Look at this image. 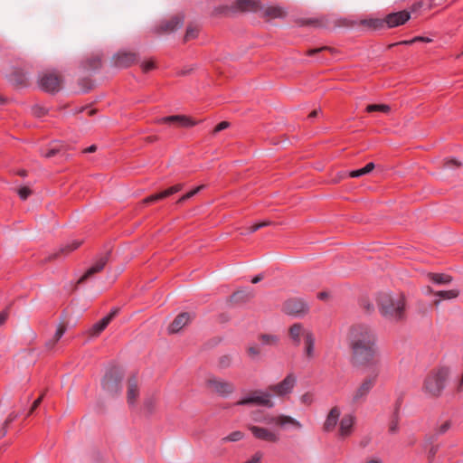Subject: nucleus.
I'll list each match as a JSON object with an SVG mask.
<instances>
[{"instance_id":"nucleus-3","label":"nucleus","mask_w":463,"mask_h":463,"mask_svg":"<svg viewBox=\"0 0 463 463\" xmlns=\"http://www.w3.org/2000/svg\"><path fill=\"white\" fill-rule=\"evenodd\" d=\"M346 339L350 348L377 343L375 331L364 323L350 326L347 329Z\"/></svg>"},{"instance_id":"nucleus-49","label":"nucleus","mask_w":463,"mask_h":463,"mask_svg":"<svg viewBox=\"0 0 463 463\" xmlns=\"http://www.w3.org/2000/svg\"><path fill=\"white\" fill-rule=\"evenodd\" d=\"M270 224H271V222L269 221H264V222H258L249 228V232H255L259 229L269 226Z\"/></svg>"},{"instance_id":"nucleus-11","label":"nucleus","mask_w":463,"mask_h":463,"mask_svg":"<svg viewBox=\"0 0 463 463\" xmlns=\"http://www.w3.org/2000/svg\"><path fill=\"white\" fill-rule=\"evenodd\" d=\"M137 61V53L128 51H118L115 53L110 63L113 67L124 69L131 66Z\"/></svg>"},{"instance_id":"nucleus-52","label":"nucleus","mask_w":463,"mask_h":463,"mask_svg":"<svg viewBox=\"0 0 463 463\" xmlns=\"http://www.w3.org/2000/svg\"><path fill=\"white\" fill-rule=\"evenodd\" d=\"M417 41L430 42V39L423 38V37H415L414 39L410 40V41H402V42H400L398 43H394V45H396V44H405V45H408V44H411L412 43H415ZM392 46H393V44H391L389 47H392Z\"/></svg>"},{"instance_id":"nucleus-60","label":"nucleus","mask_w":463,"mask_h":463,"mask_svg":"<svg viewBox=\"0 0 463 463\" xmlns=\"http://www.w3.org/2000/svg\"><path fill=\"white\" fill-rule=\"evenodd\" d=\"M43 395L44 393H43L37 400H35L29 411V414L33 413V411L41 404L42 401H43Z\"/></svg>"},{"instance_id":"nucleus-42","label":"nucleus","mask_w":463,"mask_h":463,"mask_svg":"<svg viewBox=\"0 0 463 463\" xmlns=\"http://www.w3.org/2000/svg\"><path fill=\"white\" fill-rule=\"evenodd\" d=\"M450 420H445L436 428L434 436L437 438V436L446 433L450 429Z\"/></svg>"},{"instance_id":"nucleus-24","label":"nucleus","mask_w":463,"mask_h":463,"mask_svg":"<svg viewBox=\"0 0 463 463\" xmlns=\"http://www.w3.org/2000/svg\"><path fill=\"white\" fill-rule=\"evenodd\" d=\"M138 397V383L137 379L135 376H132L128 381V391H127V398L128 402L130 405H133Z\"/></svg>"},{"instance_id":"nucleus-44","label":"nucleus","mask_w":463,"mask_h":463,"mask_svg":"<svg viewBox=\"0 0 463 463\" xmlns=\"http://www.w3.org/2000/svg\"><path fill=\"white\" fill-rule=\"evenodd\" d=\"M260 340L263 344L274 345L279 342V337L274 335H261Z\"/></svg>"},{"instance_id":"nucleus-1","label":"nucleus","mask_w":463,"mask_h":463,"mask_svg":"<svg viewBox=\"0 0 463 463\" xmlns=\"http://www.w3.org/2000/svg\"><path fill=\"white\" fill-rule=\"evenodd\" d=\"M377 305L381 315L389 321L399 322L405 318L406 298L402 292H380Z\"/></svg>"},{"instance_id":"nucleus-15","label":"nucleus","mask_w":463,"mask_h":463,"mask_svg":"<svg viewBox=\"0 0 463 463\" xmlns=\"http://www.w3.org/2000/svg\"><path fill=\"white\" fill-rule=\"evenodd\" d=\"M355 417L353 414H345L339 421L338 435L342 439L349 437L354 429Z\"/></svg>"},{"instance_id":"nucleus-59","label":"nucleus","mask_w":463,"mask_h":463,"mask_svg":"<svg viewBox=\"0 0 463 463\" xmlns=\"http://www.w3.org/2000/svg\"><path fill=\"white\" fill-rule=\"evenodd\" d=\"M348 175H349V176H350V177H352V178H357V177H360V176H362V175H365V173H364V169H363V168H361V169H358V170L351 171V172H349V174H348Z\"/></svg>"},{"instance_id":"nucleus-54","label":"nucleus","mask_w":463,"mask_h":463,"mask_svg":"<svg viewBox=\"0 0 463 463\" xmlns=\"http://www.w3.org/2000/svg\"><path fill=\"white\" fill-rule=\"evenodd\" d=\"M324 50H327V51H330L331 52H334V49L327 47V46H324L321 48L310 49L307 51V54L309 56H312V55H315L316 53H318Z\"/></svg>"},{"instance_id":"nucleus-29","label":"nucleus","mask_w":463,"mask_h":463,"mask_svg":"<svg viewBox=\"0 0 463 463\" xmlns=\"http://www.w3.org/2000/svg\"><path fill=\"white\" fill-rule=\"evenodd\" d=\"M428 279L437 285H449L453 278L446 273H428Z\"/></svg>"},{"instance_id":"nucleus-32","label":"nucleus","mask_w":463,"mask_h":463,"mask_svg":"<svg viewBox=\"0 0 463 463\" xmlns=\"http://www.w3.org/2000/svg\"><path fill=\"white\" fill-rule=\"evenodd\" d=\"M64 148V145L60 141H53L50 144V148L46 151L42 150L41 155L46 158H51L59 154Z\"/></svg>"},{"instance_id":"nucleus-41","label":"nucleus","mask_w":463,"mask_h":463,"mask_svg":"<svg viewBox=\"0 0 463 463\" xmlns=\"http://www.w3.org/2000/svg\"><path fill=\"white\" fill-rule=\"evenodd\" d=\"M232 357L230 354L222 355L218 360V366L221 369H226L232 365Z\"/></svg>"},{"instance_id":"nucleus-50","label":"nucleus","mask_w":463,"mask_h":463,"mask_svg":"<svg viewBox=\"0 0 463 463\" xmlns=\"http://www.w3.org/2000/svg\"><path fill=\"white\" fill-rule=\"evenodd\" d=\"M31 194H32V191L27 186L21 187L18 190V194H19L20 198L23 200H26L31 195Z\"/></svg>"},{"instance_id":"nucleus-35","label":"nucleus","mask_w":463,"mask_h":463,"mask_svg":"<svg viewBox=\"0 0 463 463\" xmlns=\"http://www.w3.org/2000/svg\"><path fill=\"white\" fill-rule=\"evenodd\" d=\"M250 417L253 421L265 423V424H272V416L269 414H265L260 410H256L251 411Z\"/></svg>"},{"instance_id":"nucleus-5","label":"nucleus","mask_w":463,"mask_h":463,"mask_svg":"<svg viewBox=\"0 0 463 463\" xmlns=\"http://www.w3.org/2000/svg\"><path fill=\"white\" fill-rule=\"evenodd\" d=\"M378 372L371 373L365 376L353 390L349 396V403L353 406H357L364 403L368 395L376 384L378 378Z\"/></svg>"},{"instance_id":"nucleus-53","label":"nucleus","mask_w":463,"mask_h":463,"mask_svg":"<svg viewBox=\"0 0 463 463\" xmlns=\"http://www.w3.org/2000/svg\"><path fill=\"white\" fill-rule=\"evenodd\" d=\"M100 64V59L98 56L89 61V68L91 70H96L99 68Z\"/></svg>"},{"instance_id":"nucleus-39","label":"nucleus","mask_w":463,"mask_h":463,"mask_svg":"<svg viewBox=\"0 0 463 463\" xmlns=\"http://www.w3.org/2000/svg\"><path fill=\"white\" fill-rule=\"evenodd\" d=\"M244 437L243 432L240 430H236L229 434L228 436L224 437L222 441V442H235L242 439Z\"/></svg>"},{"instance_id":"nucleus-30","label":"nucleus","mask_w":463,"mask_h":463,"mask_svg":"<svg viewBox=\"0 0 463 463\" xmlns=\"http://www.w3.org/2000/svg\"><path fill=\"white\" fill-rule=\"evenodd\" d=\"M252 298H253L252 291L242 289V290H238V291L234 292L231 296L230 300L232 303L239 304V303L246 302Z\"/></svg>"},{"instance_id":"nucleus-63","label":"nucleus","mask_w":463,"mask_h":463,"mask_svg":"<svg viewBox=\"0 0 463 463\" xmlns=\"http://www.w3.org/2000/svg\"><path fill=\"white\" fill-rule=\"evenodd\" d=\"M375 167V165L373 163H368L364 167H363L365 175L371 173Z\"/></svg>"},{"instance_id":"nucleus-57","label":"nucleus","mask_w":463,"mask_h":463,"mask_svg":"<svg viewBox=\"0 0 463 463\" xmlns=\"http://www.w3.org/2000/svg\"><path fill=\"white\" fill-rule=\"evenodd\" d=\"M261 458L262 454L260 452H257L244 463H260Z\"/></svg>"},{"instance_id":"nucleus-34","label":"nucleus","mask_w":463,"mask_h":463,"mask_svg":"<svg viewBox=\"0 0 463 463\" xmlns=\"http://www.w3.org/2000/svg\"><path fill=\"white\" fill-rule=\"evenodd\" d=\"M11 80L18 87H24L28 84V76L24 71L17 70L12 73Z\"/></svg>"},{"instance_id":"nucleus-12","label":"nucleus","mask_w":463,"mask_h":463,"mask_svg":"<svg viewBox=\"0 0 463 463\" xmlns=\"http://www.w3.org/2000/svg\"><path fill=\"white\" fill-rule=\"evenodd\" d=\"M308 310L307 303L299 298H289L283 303L282 311L289 316L298 317Z\"/></svg>"},{"instance_id":"nucleus-33","label":"nucleus","mask_w":463,"mask_h":463,"mask_svg":"<svg viewBox=\"0 0 463 463\" xmlns=\"http://www.w3.org/2000/svg\"><path fill=\"white\" fill-rule=\"evenodd\" d=\"M109 322L108 319L103 317L100 321L95 323L88 331V334L90 337H97L99 336L103 330L108 326Z\"/></svg>"},{"instance_id":"nucleus-38","label":"nucleus","mask_w":463,"mask_h":463,"mask_svg":"<svg viewBox=\"0 0 463 463\" xmlns=\"http://www.w3.org/2000/svg\"><path fill=\"white\" fill-rule=\"evenodd\" d=\"M391 108L388 105L385 104H371L366 107L367 112H374L379 111L383 113H388L390 112Z\"/></svg>"},{"instance_id":"nucleus-37","label":"nucleus","mask_w":463,"mask_h":463,"mask_svg":"<svg viewBox=\"0 0 463 463\" xmlns=\"http://www.w3.org/2000/svg\"><path fill=\"white\" fill-rule=\"evenodd\" d=\"M66 331V326L63 324L59 325L53 337L46 343L48 349H52L55 344L61 339Z\"/></svg>"},{"instance_id":"nucleus-8","label":"nucleus","mask_w":463,"mask_h":463,"mask_svg":"<svg viewBox=\"0 0 463 463\" xmlns=\"http://www.w3.org/2000/svg\"><path fill=\"white\" fill-rule=\"evenodd\" d=\"M236 405H259L273 408L274 402L271 400L270 393L268 390L266 392L254 391L250 392L249 396L238 401Z\"/></svg>"},{"instance_id":"nucleus-62","label":"nucleus","mask_w":463,"mask_h":463,"mask_svg":"<svg viewBox=\"0 0 463 463\" xmlns=\"http://www.w3.org/2000/svg\"><path fill=\"white\" fill-rule=\"evenodd\" d=\"M118 308L112 309L111 312L107 317H105V318L108 319V321L110 323V321L118 315Z\"/></svg>"},{"instance_id":"nucleus-22","label":"nucleus","mask_w":463,"mask_h":463,"mask_svg":"<svg viewBox=\"0 0 463 463\" xmlns=\"http://www.w3.org/2000/svg\"><path fill=\"white\" fill-rule=\"evenodd\" d=\"M460 294L459 289L452 288L449 290H438L434 293V296L438 298L433 300V306L439 307L442 300H451L457 298Z\"/></svg>"},{"instance_id":"nucleus-48","label":"nucleus","mask_w":463,"mask_h":463,"mask_svg":"<svg viewBox=\"0 0 463 463\" xmlns=\"http://www.w3.org/2000/svg\"><path fill=\"white\" fill-rule=\"evenodd\" d=\"M156 68L154 60H149L141 63V69L144 72H148Z\"/></svg>"},{"instance_id":"nucleus-58","label":"nucleus","mask_w":463,"mask_h":463,"mask_svg":"<svg viewBox=\"0 0 463 463\" xmlns=\"http://www.w3.org/2000/svg\"><path fill=\"white\" fill-rule=\"evenodd\" d=\"M364 463H383V460L377 456H372L365 458Z\"/></svg>"},{"instance_id":"nucleus-31","label":"nucleus","mask_w":463,"mask_h":463,"mask_svg":"<svg viewBox=\"0 0 463 463\" xmlns=\"http://www.w3.org/2000/svg\"><path fill=\"white\" fill-rule=\"evenodd\" d=\"M358 24L368 27L372 30H380L385 28V22L383 19L368 18L361 20Z\"/></svg>"},{"instance_id":"nucleus-21","label":"nucleus","mask_w":463,"mask_h":463,"mask_svg":"<svg viewBox=\"0 0 463 463\" xmlns=\"http://www.w3.org/2000/svg\"><path fill=\"white\" fill-rule=\"evenodd\" d=\"M272 424H276L279 427H285L286 425H291L298 430H301L303 425L298 420L291 416L279 414L278 416H272Z\"/></svg>"},{"instance_id":"nucleus-64","label":"nucleus","mask_w":463,"mask_h":463,"mask_svg":"<svg viewBox=\"0 0 463 463\" xmlns=\"http://www.w3.org/2000/svg\"><path fill=\"white\" fill-rule=\"evenodd\" d=\"M8 313L7 311H3L0 313V326H2L7 319Z\"/></svg>"},{"instance_id":"nucleus-20","label":"nucleus","mask_w":463,"mask_h":463,"mask_svg":"<svg viewBox=\"0 0 463 463\" xmlns=\"http://www.w3.org/2000/svg\"><path fill=\"white\" fill-rule=\"evenodd\" d=\"M191 320V315L189 313L179 314L168 327L170 334L178 333L185 325Z\"/></svg>"},{"instance_id":"nucleus-36","label":"nucleus","mask_w":463,"mask_h":463,"mask_svg":"<svg viewBox=\"0 0 463 463\" xmlns=\"http://www.w3.org/2000/svg\"><path fill=\"white\" fill-rule=\"evenodd\" d=\"M305 340V353L308 358H312L314 356V349H315V336L311 334H307Z\"/></svg>"},{"instance_id":"nucleus-4","label":"nucleus","mask_w":463,"mask_h":463,"mask_svg":"<svg viewBox=\"0 0 463 463\" xmlns=\"http://www.w3.org/2000/svg\"><path fill=\"white\" fill-rule=\"evenodd\" d=\"M448 369L439 368L430 372L424 379L422 390L430 397H439L448 378Z\"/></svg>"},{"instance_id":"nucleus-40","label":"nucleus","mask_w":463,"mask_h":463,"mask_svg":"<svg viewBox=\"0 0 463 463\" xmlns=\"http://www.w3.org/2000/svg\"><path fill=\"white\" fill-rule=\"evenodd\" d=\"M198 33H199L198 27L194 26V25H189L186 29V32H185V34L184 37V41L188 42L190 40L196 38L198 35Z\"/></svg>"},{"instance_id":"nucleus-19","label":"nucleus","mask_w":463,"mask_h":463,"mask_svg":"<svg viewBox=\"0 0 463 463\" xmlns=\"http://www.w3.org/2000/svg\"><path fill=\"white\" fill-rule=\"evenodd\" d=\"M108 262V256L100 257L85 273L84 275L78 280V284L83 283L85 280L90 279L95 273L101 271L105 265Z\"/></svg>"},{"instance_id":"nucleus-18","label":"nucleus","mask_w":463,"mask_h":463,"mask_svg":"<svg viewBox=\"0 0 463 463\" xmlns=\"http://www.w3.org/2000/svg\"><path fill=\"white\" fill-rule=\"evenodd\" d=\"M184 24V16L176 14L169 20L165 21L160 25V31L164 33H173L180 28Z\"/></svg>"},{"instance_id":"nucleus-46","label":"nucleus","mask_w":463,"mask_h":463,"mask_svg":"<svg viewBox=\"0 0 463 463\" xmlns=\"http://www.w3.org/2000/svg\"><path fill=\"white\" fill-rule=\"evenodd\" d=\"M300 402L306 406L311 405L314 402V394L309 392H305L304 394L301 395Z\"/></svg>"},{"instance_id":"nucleus-7","label":"nucleus","mask_w":463,"mask_h":463,"mask_svg":"<svg viewBox=\"0 0 463 463\" xmlns=\"http://www.w3.org/2000/svg\"><path fill=\"white\" fill-rule=\"evenodd\" d=\"M297 383V376L294 373H288L281 382L269 385L267 389L271 396L283 398L292 392Z\"/></svg>"},{"instance_id":"nucleus-26","label":"nucleus","mask_w":463,"mask_h":463,"mask_svg":"<svg viewBox=\"0 0 463 463\" xmlns=\"http://www.w3.org/2000/svg\"><path fill=\"white\" fill-rule=\"evenodd\" d=\"M235 8L242 12H259L260 4L256 0H237Z\"/></svg>"},{"instance_id":"nucleus-47","label":"nucleus","mask_w":463,"mask_h":463,"mask_svg":"<svg viewBox=\"0 0 463 463\" xmlns=\"http://www.w3.org/2000/svg\"><path fill=\"white\" fill-rule=\"evenodd\" d=\"M164 199L163 195H162V193H158V194H152L150 196H147L146 198H145L143 201H142V203L143 204H148V203H156L159 200H162Z\"/></svg>"},{"instance_id":"nucleus-13","label":"nucleus","mask_w":463,"mask_h":463,"mask_svg":"<svg viewBox=\"0 0 463 463\" xmlns=\"http://www.w3.org/2000/svg\"><path fill=\"white\" fill-rule=\"evenodd\" d=\"M248 429L251 431L252 435L258 439L273 443L278 442L279 439V436L275 432L267 428L259 427L255 425H249Z\"/></svg>"},{"instance_id":"nucleus-6","label":"nucleus","mask_w":463,"mask_h":463,"mask_svg":"<svg viewBox=\"0 0 463 463\" xmlns=\"http://www.w3.org/2000/svg\"><path fill=\"white\" fill-rule=\"evenodd\" d=\"M122 378L123 373L120 370L111 368L105 373L101 381L103 391L110 396L118 394L121 391Z\"/></svg>"},{"instance_id":"nucleus-2","label":"nucleus","mask_w":463,"mask_h":463,"mask_svg":"<svg viewBox=\"0 0 463 463\" xmlns=\"http://www.w3.org/2000/svg\"><path fill=\"white\" fill-rule=\"evenodd\" d=\"M352 363L355 366L370 369L371 373L380 372V350L377 343L350 348Z\"/></svg>"},{"instance_id":"nucleus-10","label":"nucleus","mask_w":463,"mask_h":463,"mask_svg":"<svg viewBox=\"0 0 463 463\" xmlns=\"http://www.w3.org/2000/svg\"><path fill=\"white\" fill-rule=\"evenodd\" d=\"M62 80L54 72L43 73L39 79V85L46 92L54 93L61 90Z\"/></svg>"},{"instance_id":"nucleus-61","label":"nucleus","mask_w":463,"mask_h":463,"mask_svg":"<svg viewBox=\"0 0 463 463\" xmlns=\"http://www.w3.org/2000/svg\"><path fill=\"white\" fill-rule=\"evenodd\" d=\"M389 431L391 433H396L398 431V420H393L389 426Z\"/></svg>"},{"instance_id":"nucleus-56","label":"nucleus","mask_w":463,"mask_h":463,"mask_svg":"<svg viewBox=\"0 0 463 463\" xmlns=\"http://www.w3.org/2000/svg\"><path fill=\"white\" fill-rule=\"evenodd\" d=\"M229 126L230 123L228 121H222L214 128L213 134H216L223 129H226L227 128H229Z\"/></svg>"},{"instance_id":"nucleus-27","label":"nucleus","mask_w":463,"mask_h":463,"mask_svg":"<svg viewBox=\"0 0 463 463\" xmlns=\"http://www.w3.org/2000/svg\"><path fill=\"white\" fill-rule=\"evenodd\" d=\"M160 123H176L183 127H193L196 124L195 121L184 116H169L159 119Z\"/></svg>"},{"instance_id":"nucleus-28","label":"nucleus","mask_w":463,"mask_h":463,"mask_svg":"<svg viewBox=\"0 0 463 463\" xmlns=\"http://www.w3.org/2000/svg\"><path fill=\"white\" fill-rule=\"evenodd\" d=\"M436 437L434 435L426 436L424 439V448L428 449V460L430 463L434 460V458L439 450V445L434 443Z\"/></svg>"},{"instance_id":"nucleus-16","label":"nucleus","mask_w":463,"mask_h":463,"mask_svg":"<svg viewBox=\"0 0 463 463\" xmlns=\"http://www.w3.org/2000/svg\"><path fill=\"white\" fill-rule=\"evenodd\" d=\"M340 414L341 411L337 406H334L330 409L323 424V429L325 431L331 432L335 429L339 420Z\"/></svg>"},{"instance_id":"nucleus-55","label":"nucleus","mask_w":463,"mask_h":463,"mask_svg":"<svg viewBox=\"0 0 463 463\" xmlns=\"http://www.w3.org/2000/svg\"><path fill=\"white\" fill-rule=\"evenodd\" d=\"M460 165H461V163L455 159L447 160L444 163V166L446 168H455V167H459Z\"/></svg>"},{"instance_id":"nucleus-51","label":"nucleus","mask_w":463,"mask_h":463,"mask_svg":"<svg viewBox=\"0 0 463 463\" xmlns=\"http://www.w3.org/2000/svg\"><path fill=\"white\" fill-rule=\"evenodd\" d=\"M247 352L251 358L259 357L260 354V349L256 345L250 346Z\"/></svg>"},{"instance_id":"nucleus-17","label":"nucleus","mask_w":463,"mask_h":463,"mask_svg":"<svg viewBox=\"0 0 463 463\" xmlns=\"http://www.w3.org/2000/svg\"><path fill=\"white\" fill-rule=\"evenodd\" d=\"M309 330L306 329L300 323L293 324L288 329L290 339L296 345L300 344L301 337L306 338L307 334H311Z\"/></svg>"},{"instance_id":"nucleus-14","label":"nucleus","mask_w":463,"mask_h":463,"mask_svg":"<svg viewBox=\"0 0 463 463\" xmlns=\"http://www.w3.org/2000/svg\"><path fill=\"white\" fill-rule=\"evenodd\" d=\"M410 13L407 11H401L389 14L383 21L385 22L386 28H392L403 24L410 19Z\"/></svg>"},{"instance_id":"nucleus-25","label":"nucleus","mask_w":463,"mask_h":463,"mask_svg":"<svg viewBox=\"0 0 463 463\" xmlns=\"http://www.w3.org/2000/svg\"><path fill=\"white\" fill-rule=\"evenodd\" d=\"M82 244V241H73L71 243L61 247L57 252L49 255L46 259L47 261L53 260L60 258L61 255H67L73 251Z\"/></svg>"},{"instance_id":"nucleus-43","label":"nucleus","mask_w":463,"mask_h":463,"mask_svg":"<svg viewBox=\"0 0 463 463\" xmlns=\"http://www.w3.org/2000/svg\"><path fill=\"white\" fill-rule=\"evenodd\" d=\"M203 187H204L203 185H199V186L195 187L194 189H193L189 193H187V194H184L182 197H180L179 200L177 201V203H183L184 201L192 198L196 194H198Z\"/></svg>"},{"instance_id":"nucleus-23","label":"nucleus","mask_w":463,"mask_h":463,"mask_svg":"<svg viewBox=\"0 0 463 463\" xmlns=\"http://www.w3.org/2000/svg\"><path fill=\"white\" fill-rule=\"evenodd\" d=\"M263 17L270 19L282 18L286 16L287 12L280 6H262L259 10Z\"/></svg>"},{"instance_id":"nucleus-9","label":"nucleus","mask_w":463,"mask_h":463,"mask_svg":"<svg viewBox=\"0 0 463 463\" xmlns=\"http://www.w3.org/2000/svg\"><path fill=\"white\" fill-rule=\"evenodd\" d=\"M206 387L211 392H215L221 396H228L232 394L235 390L234 385L232 383L216 377H209L206 380Z\"/></svg>"},{"instance_id":"nucleus-45","label":"nucleus","mask_w":463,"mask_h":463,"mask_svg":"<svg viewBox=\"0 0 463 463\" xmlns=\"http://www.w3.org/2000/svg\"><path fill=\"white\" fill-rule=\"evenodd\" d=\"M182 188H183V185L178 184H175V185H174L172 187H169V188L165 189V191H163L161 193H162V195H163V197L165 199V198H166V197H168V196H170V195H172V194L181 191Z\"/></svg>"}]
</instances>
